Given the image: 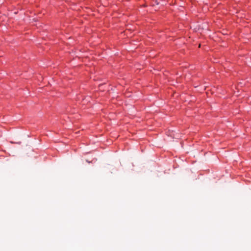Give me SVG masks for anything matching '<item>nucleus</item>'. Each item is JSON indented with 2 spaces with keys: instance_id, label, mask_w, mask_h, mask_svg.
I'll return each mask as SVG.
<instances>
[{
  "instance_id": "1",
  "label": "nucleus",
  "mask_w": 251,
  "mask_h": 251,
  "mask_svg": "<svg viewBox=\"0 0 251 251\" xmlns=\"http://www.w3.org/2000/svg\"><path fill=\"white\" fill-rule=\"evenodd\" d=\"M10 143H11V144H14V143H15L14 142H12V141H11V142H10Z\"/></svg>"
},
{
  "instance_id": "2",
  "label": "nucleus",
  "mask_w": 251,
  "mask_h": 251,
  "mask_svg": "<svg viewBox=\"0 0 251 251\" xmlns=\"http://www.w3.org/2000/svg\"><path fill=\"white\" fill-rule=\"evenodd\" d=\"M127 93L126 92V97H129V96H127Z\"/></svg>"
}]
</instances>
